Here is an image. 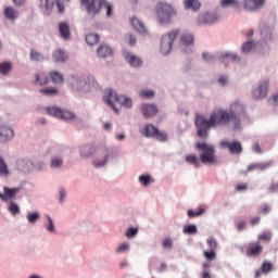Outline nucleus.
I'll list each match as a JSON object with an SVG mask.
<instances>
[{
  "label": "nucleus",
  "instance_id": "nucleus-53",
  "mask_svg": "<svg viewBox=\"0 0 278 278\" xmlns=\"http://www.w3.org/2000/svg\"><path fill=\"white\" fill-rule=\"evenodd\" d=\"M62 164H64V161L62 159H53L51 162V167L52 168H60V166H62Z\"/></svg>",
  "mask_w": 278,
  "mask_h": 278
},
{
  "label": "nucleus",
  "instance_id": "nucleus-55",
  "mask_svg": "<svg viewBox=\"0 0 278 278\" xmlns=\"http://www.w3.org/2000/svg\"><path fill=\"white\" fill-rule=\"evenodd\" d=\"M55 3H56L59 14H64V10H65L64 2H62V0H55Z\"/></svg>",
  "mask_w": 278,
  "mask_h": 278
},
{
  "label": "nucleus",
  "instance_id": "nucleus-51",
  "mask_svg": "<svg viewBox=\"0 0 278 278\" xmlns=\"http://www.w3.org/2000/svg\"><path fill=\"white\" fill-rule=\"evenodd\" d=\"M153 137H155L159 141H162V142L167 140V135L164 132H160V129H156V132Z\"/></svg>",
  "mask_w": 278,
  "mask_h": 278
},
{
  "label": "nucleus",
  "instance_id": "nucleus-45",
  "mask_svg": "<svg viewBox=\"0 0 278 278\" xmlns=\"http://www.w3.org/2000/svg\"><path fill=\"white\" fill-rule=\"evenodd\" d=\"M93 166L96 168H103L105 166V156H102L101 159H94L93 160Z\"/></svg>",
  "mask_w": 278,
  "mask_h": 278
},
{
  "label": "nucleus",
  "instance_id": "nucleus-59",
  "mask_svg": "<svg viewBox=\"0 0 278 278\" xmlns=\"http://www.w3.org/2000/svg\"><path fill=\"white\" fill-rule=\"evenodd\" d=\"M162 245H163V249H172L173 242L169 238H167V239L163 240Z\"/></svg>",
  "mask_w": 278,
  "mask_h": 278
},
{
  "label": "nucleus",
  "instance_id": "nucleus-13",
  "mask_svg": "<svg viewBox=\"0 0 278 278\" xmlns=\"http://www.w3.org/2000/svg\"><path fill=\"white\" fill-rule=\"evenodd\" d=\"M265 3V0H244L243 9L250 12L260 10Z\"/></svg>",
  "mask_w": 278,
  "mask_h": 278
},
{
  "label": "nucleus",
  "instance_id": "nucleus-42",
  "mask_svg": "<svg viewBox=\"0 0 278 278\" xmlns=\"http://www.w3.org/2000/svg\"><path fill=\"white\" fill-rule=\"evenodd\" d=\"M206 244H207V247L210 248L211 251H216V249L218 247V243H217L216 239L213 238V237L207 238Z\"/></svg>",
  "mask_w": 278,
  "mask_h": 278
},
{
  "label": "nucleus",
  "instance_id": "nucleus-30",
  "mask_svg": "<svg viewBox=\"0 0 278 278\" xmlns=\"http://www.w3.org/2000/svg\"><path fill=\"white\" fill-rule=\"evenodd\" d=\"M94 151H97V148H94V146H85L80 149V155L81 157H90V155H92Z\"/></svg>",
  "mask_w": 278,
  "mask_h": 278
},
{
  "label": "nucleus",
  "instance_id": "nucleus-52",
  "mask_svg": "<svg viewBox=\"0 0 278 278\" xmlns=\"http://www.w3.org/2000/svg\"><path fill=\"white\" fill-rule=\"evenodd\" d=\"M270 211H271L270 205H268L266 203L262 204L258 208V212L262 214H265V215H267Z\"/></svg>",
  "mask_w": 278,
  "mask_h": 278
},
{
  "label": "nucleus",
  "instance_id": "nucleus-3",
  "mask_svg": "<svg viewBox=\"0 0 278 278\" xmlns=\"http://www.w3.org/2000/svg\"><path fill=\"white\" fill-rule=\"evenodd\" d=\"M155 13L161 25L172 23V17L176 15V11L169 4L163 2L157 3Z\"/></svg>",
  "mask_w": 278,
  "mask_h": 278
},
{
  "label": "nucleus",
  "instance_id": "nucleus-58",
  "mask_svg": "<svg viewBox=\"0 0 278 278\" xmlns=\"http://www.w3.org/2000/svg\"><path fill=\"white\" fill-rule=\"evenodd\" d=\"M47 219H48V223H49L48 227H47L48 231H54L55 226L53 224V219H51V216H47Z\"/></svg>",
  "mask_w": 278,
  "mask_h": 278
},
{
  "label": "nucleus",
  "instance_id": "nucleus-36",
  "mask_svg": "<svg viewBox=\"0 0 278 278\" xmlns=\"http://www.w3.org/2000/svg\"><path fill=\"white\" fill-rule=\"evenodd\" d=\"M30 60L33 62H42L45 60V56H42V53L31 49L30 50Z\"/></svg>",
  "mask_w": 278,
  "mask_h": 278
},
{
  "label": "nucleus",
  "instance_id": "nucleus-23",
  "mask_svg": "<svg viewBox=\"0 0 278 278\" xmlns=\"http://www.w3.org/2000/svg\"><path fill=\"white\" fill-rule=\"evenodd\" d=\"M85 40L89 47H94V45H99L101 37L97 34L89 33L86 35Z\"/></svg>",
  "mask_w": 278,
  "mask_h": 278
},
{
  "label": "nucleus",
  "instance_id": "nucleus-16",
  "mask_svg": "<svg viewBox=\"0 0 278 278\" xmlns=\"http://www.w3.org/2000/svg\"><path fill=\"white\" fill-rule=\"evenodd\" d=\"M59 31L63 40H68V38H71V27L66 22H62L59 24Z\"/></svg>",
  "mask_w": 278,
  "mask_h": 278
},
{
  "label": "nucleus",
  "instance_id": "nucleus-47",
  "mask_svg": "<svg viewBox=\"0 0 278 278\" xmlns=\"http://www.w3.org/2000/svg\"><path fill=\"white\" fill-rule=\"evenodd\" d=\"M126 238H136L138 236V228L130 227L125 233Z\"/></svg>",
  "mask_w": 278,
  "mask_h": 278
},
{
  "label": "nucleus",
  "instance_id": "nucleus-31",
  "mask_svg": "<svg viewBox=\"0 0 278 278\" xmlns=\"http://www.w3.org/2000/svg\"><path fill=\"white\" fill-rule=\"evenodd\" d=\"M255 48V42L249 40L241 46V53L248 54Z\"/></svg>",
  "mask_w": 278,
  "mask_h": 278
},
{
  "label": "nucleus",
  "instance_id": "nucleus-49",
  "mask_svg": "<svg viewBox=\"0 0 278 278\" xmlns=\"http://www.w3.org/2000/svg\"><path fill=\"white\" fill-rule=\"evenodd\" d=\"M202 58H203V61L206 62V63H212L215 61L216 56L214 54H211V53H206L204 52L202 54Z\"/></svg>",
  "mask_w": 278,
  "mask_h": 278
},
{
  "label": "nucleus",
  "instance_id": "nucleus-64",
  "mask_svg": "<svg viewBox=\"0 0 278 278\" xmlns=\"http://www.w3.org/2000/svg\"><path fill=\"white\" fill-rule=\"evenodd\" d=\"M269 102H273L274 105H278V94L273 96L269 99Z\"/></svg>",
  "mask_w": 278,
  "mask_h": 278
},
{
  "label": "nucleus",
  "instance_id": "nucleus-34",
  "mask_svg": "<svg viewBox=\"0 0 278 278\" xmlns=\"http://www.w3.org/2000/svg\"><path fill=\"white\" fill-rule=\"evenodd\" d=\"M185 161L188 164L193 165L195 168H199L201 166L198 157L194 154L187 155Z\"/></svg>",
  "mask_w": 278,
  "mask_h": 278
},
{
  "label": "nucleus",
  "instance_id": "nucleus-9",
  "mask_svg": "<svg viewBox=\"0 0 278 278\" xmlns=\"http://www.w3.org/2000/svg\"><path fill=\"white\" fill-rule=\"evenodd\" d=\"M140 111L146 118H151L157 114L159 109L153 103H143L140 106Z\"/></svg>",
  "mask_w": 278,
  "mask_h": 278
},
{
  "label": "nucleus",
  "instance_id": "nucleus-11",
  "mask_svg": "<svg viewBox=\"0 0 278 278\" xmlns=\"http://www.w3.org/2000/svg\"><path fill=\"white\" fill-rule=\"evenodd\" d=\"M217 59L220 63H224L227 65L229 61H232L235 63H239L241 61V58L236 52H222L217 55Z\"/></svg>",
  "mask_w": 278,
  "mask_h": 278
},
{
  "label": "nucleus",
  "instance_id": "nucleus-14",
  "mask_svg": "<svg viewBox=\"0 0 278 278\" xmlns=\"http://www.w3.org/2000/svg\"><path fill=\"white\" fill-rule=\"evenodd\" d=\"M123 56L130 66L132 67L142 66V59L129 53L128 51H123Z\"/></svg>",
  "mask_w": 278,
  "mask_h": 278
},
{
  "label": "nucleus",
  "instance_id": "nucleus-4",
  "mask_svg": "<svg viewBox=\"0 0 278 278\" xmlns=\"http://www.w3.org/2000/svg\"><path fill=\"white\" fill-rule=\"evenodd\" d=\"M195 149L201 151L199 159L203 164H214L216 162L215 148L213 146L205 142H198Z\"/></svg>",
  "mask_w": 278,
  "mask_h": 278
},
{
  "label": "nucleus",
  "instance_id": "nucleus-21",
  "mask_svg": "<svg viewBox=\"0 0 278 278\" xmlns=\"http://www.w3.org/2000/svg\"><path fill=\"white\" fill-rule=\"evenodd\" d=\"M138 180L141 186L149 187L155 181V178H153V176L150 174H143L139 176Z\"/></svg>",
  "mask_w": 278,
  "mask_h": 278
},
{
  "label": "nucleus",
  "instance_id": "nucleus-6",
  "mask_svg": "<svg viewBox=\"0 0 278 278\" xmlns=\"http://www.w3.org/2000/svg\"><path fill=\"white\" fill-rule=\"evenodd\" d=\"M81 5L86 7L87 13L89 16H97L103 8L105 0H80Z\"/></svg>",
  "mask_w": 278,
  "mask_h": 278
},
{
  "label": "nucleus",
  "instance_id": "nucleus-61",
  "mask_svg": "<svg viewBox=\"0 0 278 278\" xmlns=\"http://www.w3.org/2000/svg\"><path fill=\"white\" fill-rule=\"evenodd\" d=\"M156 270H157V273H160V274L166 273V270H167V265H166L164 262H162L161 265H160V267L156 268Z\"/></svg>",
  "mask_w": 278,
  "mask_h": 278
},
{
  "label": "nucleus",
  "instance_id": "nucleus-62",
  "mask_svg": "<svg viewBox=\"0 0 278 278\" xmlns=\"http://www.w3.org/2000/svg\"><path fill=\"white\" fill-rule=\"evenodd\" d=\"M136 42H137L136 36L129 35L128 36V43H129V46L134 47V46H136Z\"/></svg>",
  "mask_w": 278,
  "mask_h": 278
},
{
  "label": "nucleus",
  "instance_id": "nucleus-28",
  "mask_svg": "<svg viewBox=\"0 0 278 278\" xmlns=\"http://www.w3.org/2000/svg\"><path fill=\"white\" fill-rule=\"evenodd\" d=\"M185 8L187 10L198 11L201 7V3L198 0H185Z\"/></svg>",
  "mask_w": 278,
  "mask_h": 278
},
{
  "label": "nucleus",
  "instance_id": "nucleus-50",
  "mask_svg": "<svg viewBox=\"0 0 278 278\" xmlns=\"http://www.w3.org/2000/svg\"><path fill=\"white\" fill-rule=\"evenodd\" d=\"M105 9H106V17H112V15H114V5L110 2H105Z\"/></svg>",
  "mask_w": 278,
  "mask_h": 278
},
{
  "label": "nucleus",
  "instance_id": "nucleus-35",
  "mask_svg": "<svg viewBox=\"0 0 278 278\" xmlns=\"http://www.w3.org/2000/svg\"><path fill=\"white\" fill-rule=\"evenodd\" d=\"M53 59L56 62H66V53H64V51H62L61 49L55 50L53 52Z\"/></svg>",
  "mask_w": 278,
  "mask_h": 278
},
{
  "label": "nucleus",
  "instance_id": "nucleus-44",
  "mask_svg": "<svg viewBox=\"0 0 278 278\" xmlns=\"http://www.w3.org/2000/svg\"><path fill=\"white\" fill-rule=\"evenodd\" d=\"M9 212H11V214L13 216H16V214L21 213V208L18 207V205L15 202H10Z\"/></svg>",
  "mask_w": 278,
  "mask_h": 278
},
{
  "label": "nucleus",
  "instance_id": "nucleus-27",
  "mask_svg": "<svg viewBox=\"0 0 278 278\" xmlns=\"http://www.w3.org/2000/svg\"><path fill=\"white\" fill-rule=\"evenodd\" d=\"M180 41L185 47H191L194 43V38L190 33H185L180 37Z\"/></svg>",
  "mask_w": 278,
  "mask_h": 278
},
{
  "label": "nucleus",
  "instance_id": "nucleus-41",
  "mask_svg": "<svg viewBox=\"0 0 278 278\" xmlns=\"http://www.w3.org/2000/svg\"><path fill=\"white\" fill-rule=\"evenodd\" d=\"M26 218H27L28 223H30V225H34L36 223V220L40 219V214L39 213H28L26 215Z\"/></svg>",
  "mask_w": 278,
  "mask_h": 278
},
{
  "label": "nucleus",
  "instance_id": "nucleus-38",
  "mask_svg": "<svg viewBox=\"0 0 278 278\" xmlns=\"http://www.w3.org/2000/svg\"><path fill=\"white\" fill-rule=\"evenodd\" d=\"M10 71H12V63L10 62L0 63V75H8Z\"/></svg>",
  "mask_w": 278,
  "mask_h": 278
},
{
  "label": "nucleus",
  "instance_id": "nucleus-7",
  "mask_svg": "<svg viewBox=\"0 0 278 278\" xmlns=\"http://www.w3.org/2000/svg\"><path fill=\"white\" fill-rule=\"evenodd\" d=\"M47 112L50 116H54V118H61V121H73V118H75V113L61 110L58 106L48 108Z\"/></svg>",
  "mask_w": 278,
  "mask_h": 278
},
{
  "label": "nucleus",
  "instance_id": "nucleus-12",
  "mask_svg": "<svg viewBox=\"0 0 278 278\" xmlns=\"http://www.w3.org/2000/svg\"><path fill=\"white\" fill-rule=\"evenodd\" d=\"M268 86H269V80L268 79L262 81L258 85V87L252 91V94H253L254 99L265 98L266 94H267Z\"/></svg>",
  "mask_w": 278,
  "mask_h": 278
},
{
  "label": "nucleus",
  "instance_id": "nucleus-26",
  "mask_svg": "<svg viewBox=\"0 0 278 278\" xmlns=\"http://www.w3.org/2000/svg\"><path fill=\"white\" fill-rule=\"evenodd\" d=\"M263 248L258 243H254L250 245L249 250H247V254L251 257H256V255H260L262 253Z\"/></svg>",
  "mask_w": 278,
  "mask_h": 278
},
{
  "label": "nucleus",
  "instance_id": "nucleus-17",
  "mask_svg": "<svg viewBox=\"0 0 278 278\" xmlns=\"http://www.w3.org/2000/svg\"><path fill=\"white\" fill-rule=\"evenodd\" d=\"M3 14L8 21H16L18 18V11L12 7H4Z\"/></svg>",
  "mask_w": 278,
  "mask_h": 278
},
{
  "label": "nucleus",
  "instance_id": "nucleus-22",
  "mask_svg": "<svg viewBox=\"0 0 278 278\" xmlns=\"http://www.w3.org/2000/svg\"><path fill=\"white\" fill-rule=\"evenodd\" d=\"M273 165V162H265V163H253L251 165L248 166V170H254V169H258V170H265L268 167H270Z\"/></svg>",
  "mask_w": 278,
  "mask_h": 278
},
{
  "label": "nucleus",
  "instance_id": "nucleus-33",
  "mask_svg": "<svg viewBox=\"0 0 278 278\" xmlns=\"http://www.w3.org/2000/svg\"><path fill=\"white\" fill-rule=\"evenodd\" d=\"M10 175V169H8V164L3 157L0 156V177H8Z\"/></svg>",
  "mask_w": 278,
  "mask_h": 278
},
{
  "label": "nucleus",
  "instance_id": "nucleus-40",
  "mask_svg": "<svg viewBox=\"0 0 278 278\" xmlns=\"http://www.w3.org/2000/svg\"><path fill=\"white\" fill-rule=\"evenodd\" d=\"M257 240H261L262 242H270L271 231H264L263 233L258 235Z\"/></svg>",
  "mask_w": 278,
  "mask_h": 278
},
{
  "label": "nucleus",
  "instance_id": "nucleus-32",
  "mask_svg": "<svg viewBox=\"0 0 278 278\" xmlns=\"http://www.w3.org/2000/svg\"><path fill=\"white\" fill-rule=\"evenodd\" d=\"M50 77L53 84H64V76L60 72H51Z\"/></svg>",
  "mask_w": 278,
  "mask_h": 278
},
{
  "label": "nucleus",
  "instance_id": "nucleus-39",
  "mask_svg": "<svg viewBox=\"0 0 278 278\" xmlns=\"http://www.w3.org/2000/svg\"><path fill=\"white\" fill-rule=\"evenodd\" d=\"M184 233H186L187 236H193L194 233H197L198 228L195 225H186L184 226L182 229Z\"/></svg>",
  "mask_w": 278,
  "mask_h": 278
},
{
  "label": "nucleus",
  "instance_id": "nucleus-18",
  "mask_svg": "<svg viewBox=\"0 0 278 278\" xmlns=\"http://www.w3.org/2000/svg\"><path fill=\"white\" fill-rule=\"evenodd\" d=\"M3 190H4V192H3V201L8 202V201H11V199H14V197H16V194H18L21 189L4 187Z\"/></svg>",
  "mask_w": 278,
  "mask_h": 278
},
{
  "label": "nucleus",
  "instance_id": "nucleus-2",
  "mask_svg": "<svg viewBox=\"0 0 278 278\" xmlns=\"http://www.w3.org/2000/svg\"><path fill=\"white\" fill-rule=\"evenodd\" d=\"M116 103H119L126 109L134 108V100L131 98L123 94L118 96L114 89L106 88V104H109L115 113H118L121 110L116 108Z\"/></svg>",
  "mask_w": 278,
  "mask_h": 278
},
{
  "label": "nucleus",
  "instance_id": "nucleus-8",
  "mask_svg": "<svg viewBox=\"0 0 278 278\" xmlns=\"http://www.w3.org/2000/svg\"><path fill=\"white\" fill-rule=\"evenodd\" d=\"M218 18L219 17L217 16L216 13L207 12V13L201 14L198 17V24L199 25H213L218 21Z\"/></svg>",
  "mask_w": 278,
  "mask_h": 278
},
{
  "label": "nucleus",
  "instance_id": "nucleus-5",
  "mask_svg": "<svg viewBox=\"0 0 278 278\" xmlns=\"http://www.w3.org/2000/svg\"><path fill=\"white\" fill-rule=\"evenodd\" d=\"M179 35V30H172L161 37L160 40V52L162 55L166 56L172 52L173 43L176 37Z\"/></svg>",
  "mask_w": 278,
  "mask_h": 278
},
{
  "label": "nucleus",
  "instance_id": "nucleus-56",
  "mask_svg": "<svg viewBox=\"0 0 278 278\" xmlns=\"http://www.w3.org/2000/svg\"><path fill=\"white\" fill-rule=\"evenodd\" d=\"M129 250V243H122L121 245H118L117 248V253H125V251Z\"/></svg>",
  "mask_w": 278,
  "mask_h": 278
},
{
  "label": "nucleus",
  "instance_id": "nucleus-19",
  "mask_svg": "<svg viewBox=\"0 0 278 278\" xmlns=\"http://www.w3.org/2000/svg\"><path fill=\"white\" fill-rule=\"evenodd\" d=\"M130 24L132 27L140 34V35H146L147 34V27L144 26V23L141 22L140 20L134 17L130 20Z\"/></svg>",
  "mask_w": 278,
  "mask_h": 278
},
{
  "label": "nucleus",
  "instance_id": "nucleus-46",
  "mask_svg": "<svg viewBox=\"0 0 278 278\" xmlns=\"http://www.w3.org/2000/svg\"><path fill=\"white\" fill-rule=\"evenodd\" d=\"M203 255L205 260H208L211 262L216 257V250L204 251Z\"/></svg>",
  "mask_w": 278,
  "mask_h": 278
},
{
  "label": "nucleus",
  "instance_id": "nucleus-1",
  "mask_svg": "<svg viewBox=\"0 0 278 278\" xmlns=\"http://www.w3.org/2000/svg\"><path fill=\"white\" fill-rule=\"evenodd\" d=\"M243 118H248L247 108L241 101L235 100L230 104L229 110H214L210 115V119L197 115L194 121L197 134L200 138H205L211 128L226 126L230 123L232 124L233 129L238 130L241 129V119Z\"/></svg>",
  "mask_w": 278,
  "mask_h": 278
},
{
  "label": "nucleus",
  "instance_id": "nucleus-60",
  "mask_svg": "<svg viewBox=\"0 0 278 278\" xmlns=\"http://www.w3.org/2000/svg\"><path fill=\"white\" fill-rule=\"evenodd\" d=\"M204 271L202 274V278H210V273L207 269L210 268V265L207 263L203 264Z\"/></svg>",
  "mask_w": 278,
  "mask_h": 278
},
{
  "label": "nucleus",
  "instance_id": "nucleus-25",
  "mask_svg": "<svg viewBox=\"0 0 278 278\" xmlns=\"http://www.w3.org/2000/svg\"><path fill=\"white\" fill-rule=\"evenodd\" d=\"M270 270H273V264L270 262H264L262 264L261 270H257L255 273V277L258 278L261 277V275H268V273H270Z\"/></svg>",
  "mask_w": 278,
  "mask_h": 278
},
{
  "label": "nucleus",
  "instance_id": "nucleus-43",
  "mask_svg": "<svg viewBox=\"0 0 278 278\" xmlns=\"http://www.w3.org/2000/svg\"><path fill=\"white\" fill-rule=\"evenodd\" d=\"M39 92L41 94H45L46 97H51L52 94H58V90L53 87L40 89Z\"/></svg>",
  "mask_w": 278,
  "mask_h": 278
},
{
  "label": "nucleus",
  "instance_id": "nucleus-20",
  "mask_svg": "<svg viewBox=\"0 0 278 278\" xmlns=\"http://www.w3.org/2000/svg\"><path fill=\"white\" fill-rule=\"evenodd\" d=\"M156 132L157 127H155L153 124H146L144 128L141 130V134L147 138L154 137Z\"/></svg>",
  "mask_w": 278,
  "mask_h": 278
},
{
  "label": "nucleus",
  "instance_id": "nucleus-57",
  "mask_svg": "<svg viewBox=\"0 0 278 278\" xmlns=\"http://www.w3.org/2000/svg\"><path fill=\"white\" fill-rule=\"evenodd\" d=\"M98 58H105V46L101 45L97 50Z\"/></svg>",
  "mask_w": 278,
  "mask_h": 278
},
{
  "label": "nucleus",
  "instance_id": "nucleus-54",
  "mask_svg": "<svg viewBox=\"0 0 278 278\" xmlns=\"http://www.w3.org/2000/svg\"><path fill=\"white\" fill-rule=\"evenodd\" d=\"M188 216L189 217H195V216H200L202 213H204L203 208H200L199 211H193V210H188Z\"/></svg>",
  "mask_w": 278,
  "mask_h": 278
},
{
  "label": "nucleus",
  "instance_id": "nucleus-24",
  "mask_svg": "<svg viewBox=\"0 0 278 278\" xmlns=\"http://www.w3.org/2000/svg\"><path fill=\"white\" fill-rule=\"evenodd\" d=\"M36 86H47L49 84V77L45 73L35 74Z\"/></svg>",
  "mask_w": 278,
  "mask_h": 278
},
{
  "label": "nucleus",
  "instance_id": "nucleus-29",
  "mask_svg": "<svg viewBox=\"0 0 278 278\" xmlns=\"http://www.w3.org/2000/svg\"><path fill=\"white\" fill-rule=\"evenodd\" d=\"M260 30H261V36L265 39V41L271 39L273 30L269 26L261 25Z\"/></svg>",
  "mask_w": 278,
  "mask_h": 278
},
{
  "label": "nucleus",
  "instance_id": "nucleus-10",
  "mask_svg": "<svg viewBox=\"0 0 278 278\" xmlns=\"http://www.w3.org/2000/svg\"><path fill=\"white\" fill-rule=\"evenodd\" d=\"M219 146L227 148L231 154H240L242 152V146L239 141L229 142L228 140H223Z\"/></svg>",
  "mask_w": 278,
  "mask_h": 278
},
{
  "label": "nucleus",
  "instance_id": "nucleus-48",
  "mask_svg": "<svg viewBox=\"0 0 278 278\" xmlns=\"http://www.w3.org/2000/svg\"><path fill=\"white\" fill-rule=\"evenodd\" d=\"M139 96L141 98H153V97H155V91L149 90V89L148 90H141Z\"/></svg>",
  "mask_w": 278,
  "mask_h": 278
},
{
  "label": "nucleus",
  "instance_id": "nucleus-37",
  "mask_svg": "<svg viewBox=\"0 0 278 278\" xmlns=\"http://www.w3.org/2000/svg\"><path fill=\"white\" fill-rule=\"evenodd\" d=\"M220 5L223 8L233 7V8L238 9L240 7V3L238 0H222Z\"/></svg>",
  "mask_w": 278,
  "mask_h": 278
},
{
  "label": "nucleus",
  "instance_id": "nucleus-63",
  "mask_svg": "<svg viewBox=\"0 0 278 278\" xmlns=\"http://www.w3.org/2000/svg\"><path fill=\"white\" fill-rule=\"evenodd\" d=\"M269 191H270L271 193L278 191V181H277V182H273V184L269 186Z\"/></svg>",
  "mask_w": 278,
  "mask_h": 278
},
{
  "label": "nucleus",
  "instance_id": "nucleus-15",
  "mask_svg": "<svg viewBox=\"0 0 278 278\" xmlns=\"http://www.w3.org/2000/svg\"><path fill=\"white\" fill-rule=\"evenodd\" d=\"M14 138V129L8 126H0V142H8Z\"/></svg>",
  "mask_w": 278,
  "mask_h": 278
}]
</instances>
